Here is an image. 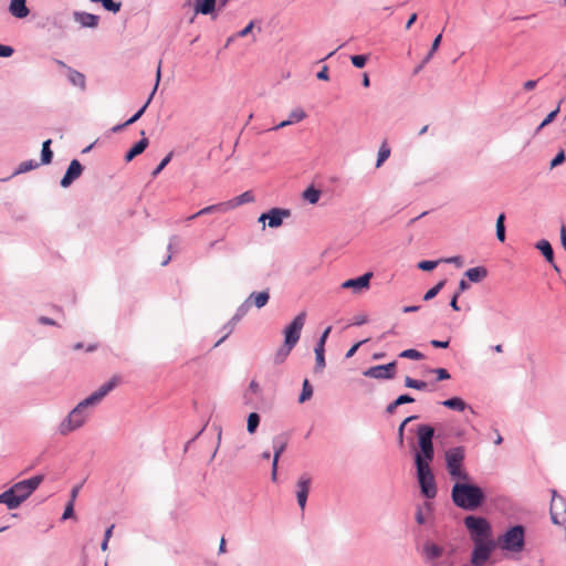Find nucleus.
Instances as JSON below:
<instances>
[{"label": "nucleus", "mask_w": 566, "mask_h": 566, "mask_svg": "<svg viewBox=\"0 0 566 566\" xmlns=\"http://www.w3.org/2000/svg\"><path fill=\"white\" fill-rule=\"evenodd\" d=\"M14 53V49L11 45L0 43V57H10Z\"/></svg>", "instance_id": "052dcab7"}, {"label": "nucleus", "mask_w": 566, "mask_h": 566, "mask_svg": "<svg viewBox=\"0 0 566 566\" xmlns=\"http://www.w3.org/2000/svg\"><path fill=\"white\" fill-rule=\"evenodd\" d=\"M559 109L560 108H559V104H558L557 107L555 109H553L551 113H548L547 116L542 120V126L549 125L558 115Z\"/></svg>", "instance_id": "13d9d810"}, {"label": "nucleus", "mask_w": 566, "mask_h": 566, "mask_svg": "<svg viewBox=\"0 0 566 566\" xmlns=\"http://www.w3.org/2000/svg\"><path fill=\"white\" fill-rule=\"evenodd\" d=\"M260 390H261L260 385L255 380H252L249 384L248 391L244 395L245 403H248V394L249 392L258 395L260 392Z\"/></svg>", "instance_id": "e2e57ef3"}, {"label": "nucleus", "mask_w": 566, "mask_h": 566, "mask_svg": "<svg viewBox=\"0 0 566 566\" xmlns=\"http://www.w3.org/2000/svg\"><path fill=\"white\" fill-rule=\"evenodd\" d=\"M390 156V148L386 143H382L378 150L376 168H379Z\"/></svg>", "instance_id": "a19ab883"}, {"label": "nucleus", "mask_w": 566, "mask_h": 566, "mask_svg": "<svg viewBox=\"0 0 566 566\" xmlns=\"http://www.w3.org/2000/svg\"><path fill=\"white\" fill-rule=\"evenodd\" d=\"M400 358H407V359H413V360H421L424 358L423 354L417 349L409 348L405 349L399 354Z\"/></svg>", "instance_id": "c03bdc74"}, {"label": "nucleus", "mask_w": 566, "mask_h": 566, "mask_svg": "<svg viewBox=\"0 0 566 566\" xmlns=\"http://www.w3.org/2000/svg\"><path fill=\"white\" fill-rule=\"evenodd\" d=\"M535 248L543 254L545 260L552 264L555 271L559 272V268L554 262V250L549 243V241L542 239L536 244Z\"/></svg>", "instance_id": "b1692460"}, {"label": "nucleus", "mask_w": 566, "mask_h": 566, "mask_svg": "<svg viewBox=\"0 0 566 566\" xmlns=\"http://www.w3.org/2000/svg\"><path fill=\"white\" fill-rule=\"evenodd\" d=\"M160 77H161V62H159L158 64V67H157V72H156V83H155V86L151 91V93L149 94L146 103L132 116L129 117L127 120H126V124H134L136 123L145 113L146 108L148 107V105L150 104L157 88H158V85H159V82H160Z\"/></svg>", "instance_id": "aec40b11"}, {"label": "nucleus", "mask_w": 566, "mask_h": 566, "mask_svg": "<svg viewBox=\"0 0 566 566\" xmlns=\"http://www.w3.org/2000/svg\"><path fill=\"white\" fill-rule=\"evenodd\" d=\"M227 211H229V210H228L227 203L224 201V202H219V203H216V205H211V206L205 207L201 210L197 211L196 216H206V214L217 213V212L218 213H223V212H227Z\"/></svg>", "instance_id": "473e14b6"}, {"label": "nucleus", "mask_w": 566, "mask_h": 566, "mask_svg": "<svg viewBox=\"0 0 566 566\" xmlns=\"http://www.w3.org/2000/svg\"><path fill=\"white\" fill-rule=\"evenodd\" d=\"M464 276L468 281L478 283L488 276V270L484 266H475L467 270Z\"/></svg>", "instance_id": "7c9ffc66"}, {"label": "nucleus", "mask_w": 566, "mask_h": 566, "mask_svg": "<svg viewBox=\"0 0 566 566\" xmlns=\"http://www.w3.org/2000/svg\"><path fill=\"white\" fill-rule=\"evenodd\" d=\"M92 407L88 403H85L83 399L80 401L62 420L59 426V432L62 436H67L69 433L80 429L90 417L88 408Z\"/></svg>", "instance_id": "20e7f679"}, {"label": "nucleus", "mask_w": 566, "mask_h": 566, "mask_svg": "<svg viewBox=\"0 0 566 566\" xmlns=\"http://www.w3.org/2000/svg\"><path fill=\"white\" fill-rule=\"evenodd\" d=\"M371 277H373V273L367 272L358 277L346 280L345 282L342 283V287L343 289H352L355 293H359L363 290H366L369 287Z\"/></svg>", "instance_id": "6ab92c4d"}, {"label": "nucleus", "mask_w": 566, "mask_h": 566, "mask_svg": "<svg viewBox=\"0 0 566 566\" xmlns=\"http://www.w3.org/2000/svg\"><path fill=\"white\" fill-rule=\"evenodd\" d=\"M67 80L69 82L82 91L86 88V78L85 75L72 67H67Z\"/></svg>", "instance_id": "c85d7f7f"}, {"label": "nucleus", "mask_w": 566, "mask_h": 566, "mask_svg": "<svg viewBox=\"0 0 566 566\" xmlns=\"http://www.w3.org/2000/svg\"><path fill=\"white\" fill-rule=\"evenodd\" d=\"M91 2L101 3L106 11L117 13L120 10L122 3L114 0H90Z\"/></svg>", "instance_id": "ea45409f"}, {"label": "nucleus", "mask_w": 566, "mask_h": 566, "mask_svg": "<svg viewBox=\"0 0 566 566\" xmlns=\"http://www.w3.org/2000/svg\"><path fill=\"white\" fill-rule=\"evenodd\" d=\"M312 484V478L307 473H303L300 475L297 483H296V501L302 511H304L310 493Z\"/></svg>", "instance_id": "f3484780"}, {"label": "nucleus", "mask_w": 566, "mask_h": 566, "mask_svg": "<svg viewBox=\"0 0 566 566\" xmlns=\"http://www.w3.org/2000/svg\"><path fill=\"white\" fill-rule=\"evenodd\" d=\"M418 419V416L417 415H412V416H409L407 417L401 423L400 426L398 427V430H397V442L399 444V447H403V434H405V428H406V424Z\"/></svg>", "instance_id": "4c0bfd02"}, {"label": "nucleus", "mask_w": 566, "mask_h": 566, "mask_svg": "<svg viewBox=\"0 0 566 566\" xmlns=\"http://www.w3.org/2000/svg\"><path fill=\"white\" fill-rule=\"evenodd\" d=\"M396 368H397V363L390 361L385 365H377V366L369 367L363 371V375L365 377H369V378H374V379H378V380H389L395 377Z\"/></svg>", "instance_id": "ddd939ff"}, {"label": "nucleus", "mask_w": 566, "mask_h": 566, "mask_svg": "<svg viewBox=\"0 0 566 566\" xmlns=\"http://www.w3.org/2000/svg\"><path fill=\"white\" fill-rule=\"evenodd\" d=\"M405 386L417 390H424L428 384L423 380L413 379L409 376L405 378Z\"/></svg>", "instance_id": "37998d69"}, {"label": "nucleus", "mask_w": 566, "mask_h": 566, "mask_svg": "<svg viewBox=\"0 0 566 566\" xmlns=\"http://www.w3.org/2000/svg\"><path fill=\"white\" fill-rule=\"evenodd\" d=\"M566 159L564 150L558 151L555 157L551 161V168H555L559 165H562Z\"/></svg>", "instance_id": "4d7b16f0"}, {"label": "nucleus", "mask_w": 566, "mask_h": 566, "mask_svg": "<svg viewBox=\"0 0 566 566\" xmlns=\"http://www.w3.org/2000/svg\"><path fill=\"white\" fill-rule=\"evenodd\" d=\"M463 524L472 543L494 539L492 525L486 517L481 515H467L463 518Z\"/></svg>", "instance_id": "7ed1b4c3"}, {"label": "nucleus", "mask_w": 566, "mask_h": 566, "mask_svg": "<svg viewBox=\"0 0 566 566\" xmlns=\"http://www.w3.org/2000/svg\"><path fill=\"white\" fill-rule=\"evenodd\" d=\"M179 243H180V238L178 235H171L169 239L167 250L170 253L174 252V249L177 248Z\"/></svg>", "instance_id": "0e129e2a"}, {"label": "nucleus", "mask_w": 566, "mask_h": 566, "mask_svg": "<svg viewBox=\"0 0 566 566\" xmlns=\"http://www.w3.org/2000/svg\"><path fill=\"white\" fill-rule=\"evenodd\" d=\"M315 353V366H314V373L321 374L325 366V352L314 350Z\"/></svg>", "instance_id": "79ce46f5"}, {"label": "nucleus", "mask_w": 566, "mask_h": 566, "mask_svg": "<svg viewBox=\"0 0 566 566\" xmlns=\"http://www.w3.org/2000/svg\"><path fill=\"white\" fill-rule=\"evenodd\" d=\"M291 216V211L284 208H272L266 212H263L259 217V222H265L268 220V226L270 228H279L282 226L284 218H289Z\"/></svg>", "instance_id": "4468645a"}, {"label": "nucleus", "mask_w": 566, "mask_h": 566, "mask_svg": "<svg viewBox=\"0 0 566 566\" xmlns=\"http://www.w3.org/2000/svg\"><path fill=\"white\" fill-rule=\"evenodd\" d=\"M331 331H332V327H331V326H328V327H326V328H325V331H324V332L322 333V335L319 336V338H318V340H317V343H316V345H315L314 350L325 352V344H326V339H327V337H328V335H329Z\"/></svg>", "instance_id": "de8ad7c7"}, {"label": "nucleus", "mask_w": 566, "mask_h": 566, "mask_svg": "<svg viewBox=\"0 0 566 566\" xmlns=\"http://www.w3.org/2000/svg\"><path fill=\"white\" fill-rule=\"evenodd\" d=\"M465 449L462 446L449 448L444 453L447 471L452 479L468 480L469 474L463 470Z\"/></svg>", "instance_id": "423d86ee"}, {"label": "nucleus", "mask_w": 566, "mask_h": 566, "mask_svg": "<svg viewBox=\"0 0 566 566\" xmlns=\"http://www.w3.org/2000/svg\"><path fill=\"white\" fill-rule=\"evenodd\" d=\"M495 548L496 542L494 539L473 543L470 564L472 566H485Z\"/></svg>", "instance_id": "6e6552de"}, {"label": "nucleus", "mask_w": 566, "mask_h": 566, "mask_svg": "<svg viewBox=\"0 0 566 566\" xmlns=\"http://www.w3.org/2000/svg\"><path fill=\"white\" fill-rule=\"evenodd\" d=\"M444 284H446V281L442 280V281L438 282L436 285H433L431 289H429L423 295V301H430L433 297H436L438 295V293L442 290Z\"/></svg>", "instance_id": "a18cd8bd"}, {"label": "nucleus", "mask_w": 566, "mask_h": 566, "mask_svg": "<svg viewBox=\"0 0 566 566\" xmlns=\"http://www.w3.org/2000/svg\"><path fill=\"white\" fill-rule=\"evenodd\" d=\"M217 7V0H195L193 1V11L195 14H212V18H216L213 14Z\"/></svg>", "instance_id": "4be33fe9"}, {"label": "nucleus", "mask_w": 566, "mask_h": 566, "mask_svg": "<svg viewBox=\"0 0 566 566\" xmlns=\"http://www.w3.org/2000/svg\"><path fill=\"white\" fill-rule=\"evenodd\" d=\"M287 443H289V434L287 433L276 434L272 439L273 461H272L271 479L274 482L277 479V464H279L280 457L285 451Z\"/></svg>", "instance_id": "f8f14e48"}, {"label": "nucleus", "mask_w": 566, "mask_h": 566, "mask_svg": "<svg viewBox=\"0 0 566 566\" xmlns=\"http://www.w3.org/2000/svg\"><path fill=\"white\" fill-rule=\"evenodd\" d=\"M254 28V21H250L245 28L237 33L238 38L247 36Z\"/></svg>", "instance_id": "69168bd1"}, {"label": "nucleus", "mask_w": 566, "mask_h": 566, "mask_svg": "<svg viewBox=\"0 0 566 566\" xmlns=\"http://www.w3.org/2000/svg\"><path fill=\"white\" fill-rule=\"evenodd\" d=\"M293 348V346L289 347V345L284 343L274 355V364H282L287 358Z\"/></svg>", "instance_id": "c9c22d12"}, {"label": "nucleus", "mask_w": 566, "mask_h": 566, "mask_svg": "<svg viewBox=\"0 0 566 566\" xmlns=\"http://www.w3.org/2000/svg\"><path fill=\"white\" fill-rule=\"evenodd\" d=\"M413 401H415V398L411 397L409 394L400 395L392 402H390L387 406L386 411L388 413H394L395 410L397 409V407H399L401 405H406V403H411Z\"/></svg>", "instance_id": "2f4dec72"}, {"label": "nucleus", "mask_w": 566, "mask_h": 566, "mask_svg": "<svg viewBox=\"0 0 566 566\" xmlns=\"http://www.w3.org/2000/svg\"><path fill=\"white\" fill-rule=\"evenodd\" d=\"M312 396H313V387L310 384L308 379L305 378L303 380L302 391L298 397V402L303 403V402L307 401L308 399H311Z\"/></svg>", "instance_id": "e433bc0d"}, {"label": "nucleus", "mask_w": 566, "mask_h": 566, "mask_svg": "<svg viewBox=\"0 0 566 566\" xmlns=\"http://www.w3.org/2000/svg\"><path fill=\"white\" fill-rule=\"evenodd\" d=\"M442 406H444L448 409L457 410V411H464L465 409H469L471 413H475L473 408L469 406L462 398L460 397H451L449 399H446L441 402Z\"/></svg>", "instance_id": "cd10ccee"}, {"label": "nucleus", "mask_w": 566, "mask_h": 566, "mask_svg": "<svg viewBox=\"0 0 566 566\" xmlns=\"http://www.w3.org/2000/svg\"><path fill=\"white\" fill-rule=\"evenodd\" d=\"M440 260L433 261V260H423L420 261L417 264V268L422 271H432L437 268V265L440 263Z\"/></svg>", "instance_id": "09e8293b"}, {"label": "nucleus", "mask_w": 566, "mask_h": 566, "mask_svg": "<svg viewBox=\"0 0 566 566\" xmlns=\"http://www.w3.org/2000/svg\"><path fill=\"white\" fill-rule=\"evenodd\" d=\"M306 313L301 312L294 319L284 328V343L286 345L295 347L301 337L302 328L305 324Z\"/></svg>", "instance_id": "9d476101"}, {"label": "nucleus", "mask_w": 566, "mask_h": 566, "mask_svg": "<svg viewBox=\"0 0 566 566\" xmlns=\"http://www.w3.org/2000/svg\"><path fill=\"white\" fill-rule=\"evenodd\" d=\"M321 197V191L313 186L306 188L303 192V198L307 200L310 203L315 205L318 202Z\"/></svg>", "instance_id": "58836bf2"}, {"label": "nucleus", "mask_w": 566, "mask_h": 566, "mask_svg": "<svg viewBox=\"0 0 566 566\" xmlns=\"http://www.w3.org/2000/svg\"><path fill=\"white\" fill-rule=\"evenodd\" d=\"M260 421H261V417L258 412L249 413L248 419H247V431L250 434L255 433V431L258 430V427L260 424Z\"/></svg>", "instance_id": "f704fd0d"}, {"label": "nucleus", "mask_w": 566, "mask_h": 566, "mask_svg": "<svg viewBox=\"0 0 566 566\" xmlns=\"http://www.w3.org/2000/svg\"><path fill=\"white\" fill-rule=\"evenodd\" d=\"M453 504L464 511H476L485 501V493L474 483L455 482L451 489Z\"/></svg>", "instance_id": "f03ea898"}, {"label": "nucleus", "mask_w": 566, "mask_h": 566, "mask_svg": "<svg viewBox=\"0 0 566 566\" xmlns=\"http://www.w3.org/2000/svg\"><path fill=\"white\" fill-rule=\"evenodd\" d=\"M454 548L450 551L448 557L441 559L444 554V548L434 542L427 541L422 546L423 560L428 566H454V562L451 559V555Z\"/></svg>", "instance_id": "0eeeda50"}, {"label": "nucleus", "mask_w": 566, "mask_h": 566, "mask_svg": "<svg viewBox=\"0 0 566 566\" xmlns=\"http://www.w3.org/2000/svg\"><path fill=\"white\" fill-rule=\"evenodd\" d=\"M441 262L454 264L457 268L463 266V259L460 255L450 256L447 259L440 260Z\"/></svg>", "instance_id": "680f3d73"}, {"label": "nucleus", "mask_w": 566, "mask_h": 566, "mask_svg": "<svg viewBox=\"0 0 566 566\" xmlns=\"http://www.w3.org/2000/svg\"><path fill=\"white\" fill-rule=\"evenodd\" d=\"M171 158H172V153H169L168 155H166L161 159L159 165L153 170L151 176L157 177L161 172V170L170 163Z\"/></svg>", "instance_id": "603ef678"}, {"label": "nucleus", "mask_w": 566, "mask_h": 566, "mask_svg": "<svg viewBox=\"0 0 566 566\" xmlns=\"http://www.w3.org/2000/svg\"><path fill=\"white\" fill-rule=\"evenodd\" d=\"M39 166H40V164L36 160H34V159H29V160L22 161L18 166V168L13 171L11 177H14V176H18V175H21V174H25L28 171H31V170L38 168Z\"/></svg>", "instance_id": "72a5a7b5"}, {"label": "nucleus", "mask_w": 566, "mask_h": 566, "mask_svg": "<svg viewBox=\"0 0 566 566\" xmlns=\"http://www.w3.org/2000/svg\"><path fill=\"white\" fill-rule=\"evenodd\" d=\"M73 516H74V503H72V501H69L67 504L65 505L64 512L62 514V520L65 521Z\"/></svg>", "instance_id": "bf43d9fd"}, {"label": "nucleus", "mask_w": 566, "mask_h": 566, "mask_svg": "<svg viewBox=\"0 0 566 566\" xmlns=\"http://www.w3.org/2000/svg\"><path fill=\"white\" fill-rule=\"evenodd\" d=\"M140 134L143 138L135 143L125 154V160L127 163L132 161L136 156L143 154L149 144L148 139L145 137V132L142 130Z\"/></svg>", "instance_id": "393cba45"}, {"label": "nucleus", "mask_w": 566, "mask_h": 566, "mask_svg": "<svg viewBox=\"0 0 566 566\" xmlns=\"http://www.w3.org/2000/svg\"><path fill=\"white\" fill-rule=\"evenodd\" d=\"M350 61L355 67L363 69L368 61V55H366V54L352 55Z\"/></svg>", "instance_id": "8fccbe9b"}, {"label": "nucleus", "mask_w": 566, "mask_h": 566, "mask_svg": "<svg viewBox=\"0 0 566 566\" xmlns=\"http://www.w3.org/2000/svg\"><path fill=\"white\" fill-rule=\"evenodd\" d=\"M434 428V436L433 438H436L437 440H440L442 441L443 439H446L448 437V433L446 431V427L443 424H438Z\"/></svg>", "instance_id": "6e6d98bb"}, {"label": "nucleus", "mask_w": 566, "mask_h": 566, "mask_svg": "<svg viewBox=\"0 0 566 566\" xmlns=\"http://www.w3.org/2000/svg\"><path fill=\"white\" fill-rule=\"evenodd\" d=\"M306 117L305 112L302 108H295L290 113L289 120L291 124L298 123Z\"/></svg>", "instance_id": "3c124183"}, {"label": "nucleus", "mask_w": 566, "mask_h": 566, "mask_svg": "<svg viewBox=\"0 0 566 566\" xmlns=\"http://www.w3.org/2000/svg\"><path fill=\"white\" fill-rule=\"evenodd\" d=\"M83 486V483H80L77 485H74L70 492V500L69 501H72V503L75 502L78 493H80V490L82 489Z\"/></svg>", "instance_id": "774afa93"}, {"label": "nucleus", "mask_w": 566, "mask_h": 566, "mask_svg": "<svg viewBox=\"0 0 566 566\" xmlns=\"http://www.w3.org/2000/svg\"><path fill=\"white\" fill-rule=\"evenodd\" d=\"M449 344H450V340H438V339L430 340V345L434 348H448Z\"/></svg>", "instance_id": "338daca9"}, {"label": "nucleus", "mask_w": 566, "mask_h": 566, "mask_svg": "<svg viewBox=\"0 0 566 566\" xmlns=\"http://www.w3.org/2000/svg\"><path fill=\"white\" fill-rule=\"evenodd\" d=\"M416 434L419 448L413 457L417 482L421 495L427 500H432L438 493L434 475L430 467L434 458V428L427 423L419 424L416 429Z\"/></svg>", "instance_id": "f257e3e1"}, {"label": "nucleus", "mask_w": 566, "mask_h": 566, "mask_svg": "<svg viewBox=\"0 0 566 566\" xmlns=\"http://www.w3.org/2000/svg\"><path fill=\"white\" fill-rule=\"evenodd\" d=\"M119 378L117 376L112 377L108 381L103 384L97 390L92 392L88 397H86L85 403L91 405L92 407L98 405L105 396H107L117 385Z\"/></svg>", "instance_id": "2eb2a0df"}, {"label": "nucleus", "mask_w": 566, "mask_h": 566, "mask_svg": "<svg viewBox=\"0 0 566 566\" xmlns=\"http://www.w3.org/2000/svg\"><path fill=\"white\" fill-rule=\"evenodd\" d=\"M270 300V293L269 290H264L261 292H252L244 302L250 303V307L254 305L256 308L264 307Z\"/></svg>", "instance_id": "a878e982"}, {"label": "nucleus", "mask_w": 566, "mask_h": 566, "mask_svg": "<svg viewBox=\"0 0 566 566\" xmlns=\"http://www.w3.org/2000/svg\"><path fill=\"white\" fill-rule=\"evenodd\" d=\"M441 40H442V34H438L433 41H432V44H431V48H430V51L428 52V54L426 55V57L423 59V63H428L431 57L433 56L434 52L439 49L440 46V43H441Z\"/></svg>", "instance_id": "49530a36"}, {"label": "nucleus", "mask_w": 566, "mask_h": 566, "mask_svg": "<svg viewBox=\"0 0 566 566\" xmlns=\"http://www.w3.org/2000/svg\"><path fill=\"white\" fill-rule=\"evenodd\" d=\"M9 12L18 19L28 17L30 10L27 7V0H11L9 4Z\"/></svg>", "instance_id": "bb28decb"}, {"label": "nucleus", "mask_w": 566, "mask_h": 566, "mask_svg": "<svg viewBox=\"0 0 566 566\" xmlns=\"http://www.w3.org/2000/svg\"><path fill=\"white\" fill-rule=\"evenodd\" d=\"M83 170L84 167L77 159L71 160L64 176L60 181V186L62 188H69L82 175Z\"/></svg>", "instance_id": "a211bd4d"}, {"label": "nucleus", "mask_w": 566, "mask_h": 566, "mask_svg": "<svg viewBox=\"0 0 566 566\" xmlns=\"http://www.w3.org/2000/svg\"><path fill=\"white\" fill-rule=\"evenodd\" d=\"M250 310V303L243 302L239 307L237 308L234 315L231 317V319L223 325L222 329L226 331L224 335L214 344V347H218L221 343H223L228 336L233 332V328L238 322H240L249 312Z\"/></svg>", "instance_id": "dca6fc26"}, {"label": "nucleus", "mask_w": 566, "mask_h": 566, "mask_svg": "<svg viewBox=\"0 0 566 566\" xmlns=\"http://www.w3.org/2000/svg\"><path fill=\"white\" fill-rule=\"evenodd\" d=\"M253 201H254V196H253L252 191H244L240 196L226 201V203H227L228 210H232L239 206H242L244 203H250Z\"/></svg>", "instance_id": "c756f323"}, {"label": "nucleus", "mask_w": 566, "mask_h": 566, "mask_svg": "<svg viewBox=\"0 0 566 566\" xmlns=\"http://www.w3.org/2000/svg\"><path fill=\"white\" fill-rule=\"evenodd\" d=\"M0 503L6 504L9 510H14L20 506L22 499L17 495L11 486L0 494Z\"/></svg>", "instance_id": "5701e85b"}, {"label": "nucleus", "mask_w": 566, "mask_h": 566, "mask_svg": "<svg viewBox=\"0 0 566 566\" xmlns=\"http://www.w3.org/2000/svg\"><path fill=\"white\" fill-rule=\"evenodd\" d=\"M44 475L36 474L29 479L19 481L12 485V489L22 499V502L25 501L43 482Z\"/></svg>", "instance_id": "9b49d317"}, {"label": "nucleus", "mask_w": 566, "mask_h": 566, "mask_svg": "<svg viewBox=\"0 0 566 566\" xmlns=\"http://www.w3.org/2000/svg\"><path fill=\"white\" fill-rule=\"evenodd\" d=\"M73 19L81 28L95 29L98 25L99 17L85 11H74Z\"/></svg>", "instance_id": "412c9836"}, {"label": "nucleus", "mask_w": 566, "mask_h": 566, "mask_svg": "<svg viewBox=\"0 0 566 566\" xmlns=\"http://www.w3.org/2000/svg\"><path fill=\"white\" fill-rule=\"evenodd\" d=\"M511 553H520L525 546V527L521 524L513 525L497 538L496 546Z\"/></svg>", "instance_id": "39448f33"}, {"label": "nucleus", "mask_w": 566, "mask_h": 566, "mask_svg": "<svg viewBox=\"0 0 566 566\" xmlns=\"http://www.w3.org/2000/svg\"><path fill=\"white\" fill-rule=\"evenodd\" d=\"M549 515L553 524L564 526L566 524V497L552 489Z\"/></svg>", "instance_id": "1a4fd4ad"}, {"label": "nucleus", "mask_w": 566, "mask_h": 566, "mask_svg": "<svg viewBox=\"0 0 566 566\" xmlns=\"http://www.w3.org/2000/svg\"><path fill=\"white\" fill-rule=\"evenodd\" d=\"M431 373L437 375V380L438 381L448 380V379L451 378L450 373L446 368H442V367L434 368V369L431 370Z\"/></svg>", "instance_id": "864d4df0"}, {"label": "nucleus", "mask_w": 566, "mask_h": 566, "mask_svg": "<svg viewBox=\"0 0 566 566\" xmlns=\"http://www.w3.org/2000/svg\"><path fill=\"white\" fill-rule=\"evenodd\" d=\"M53 151L52 149H41V163L40 165H49L52 163Z\"/></svg>", "instance_id": "5fc2aeb1"}]
</instances>
